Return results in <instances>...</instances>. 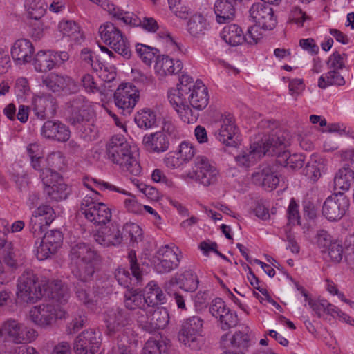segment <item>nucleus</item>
<instances>
[{
    "label": "nucleus",
    "instance_id": "f257e3e1",
    "mask_svg": "<svg viewBox=\"0 0 354 354\" xmlns=\"http://www.w3.org/2000/svg\"><path fill=\"white\" fill-rule=\"evenodd\" d=\"M88 257V245L86 243L79 242L71 248V258L72 263L75 265L73 272L77 278L75 293L78 299L84 304L88 303L87 294Z\"/></svg>",
    "mask_w": 354,
    "mask_h": 354
},
{
    "label": "nucleus",
    "instance_id": "f03ea898",
    "mask_svg": "<svg viewBox=\"0 0 354 354\" xmlns=\"http://www.w3.org/2000/svg\"><path fill=\"white\" fill-rule=\"evenodd\" d=\"M109 159L124 171L133 176L141 173V167L131 150V146L122 136H114L106 145Z\"/></svg>",
    "mask_w": 354,
    "mask_h": 354
},
{
    "label": "nucleus",
    "instance_id": "7ed1b4c3",
    "mask_svg": "<svg viewBox=\"0 0 354 354\" xmlns=\"http://www.w3.org/2000/svg\"><path fill=\"white\" fill-rule=\"evenodd\" d=\"M290 140L288 131L281 129L273 130L268 138L263 142V155H277L276 162L280 165L287 167L291 154L288 151L277 149L281 147H286L290 144Z\"/></svg>",
    "mask_w": 354,
    "mask_h": 354
},
{
    "label": "nucleus",
    "instance_id": "20e7f679",
    "mask_svg": "<svg viewBox=\"0 0 354 354\" xmlns=\"http://www.w3.org/2000/svg\"><path fill=\"white\" fill-rule=\"evenodd\" d=\"M38 281L36 274L31 270H26L17 280V296L24 301L35 303L40 299L47 290Z\"/></svg>",
    "mask_w": 354,
    "mask_h": 354
},
{
    "label": "nucleus",
    "instance_id": "39448f33",
    "mask_svg": "<svg viewBox=\"0 0 354 354\" xmlns=\"http://www.w3.org/2000/svg\"><path fill=\"white\" fill-rule=\"evenodd\" d=\"M203 319L199 316H192L183 323L178 333V339L192 350L198 351L203 345Z\"/></svg>",
    "mask_w": 354,
    "mask_h": 354
},
{
    "label": "nucleus",
    "instance_id": "423d86ee",
    "mask_svg": "<svg viewBox=\"0 0 354 354\" xmlns=\"http://www.w3.org/2000/svg\"><path fill=\"white\" fill-rule=\"evenodd\" d=\"M99 34L102 40L124 58L131 57L130 45L122 32L111 23L100 26Z\"/></svg>",
    "mask_w": 354,
    "mask_h": 354
},
{
    "label": "nucleus",
    "instance_id": "0eeeda50",
    "mask_svg": "<svg viewBox=\"0 0 354 354\" xmlns=\"http://www.w3.org/2000/svg\"><path fill=\"white\" fill-rule=\"evenodd\" d=\"M37 332L13 319L5 321L0 327V337H8L14 343L26 344L35 340Z\"/></svg>",
    "mask_w": 354,
    "mask_h": 354
},
{
    "label": "nucleus",
    "instance_id": "6e6552de",
    "mask_svg": "<svg viewBox=\"0 0 354 354\" xmlns=\"http://www.w3.org/2000/svg\"><path fill=\"white\" fill-rule=\"evenodd\" d=\"M181 259V252L175 245L161 247L154 257V268L157 272L165 274L176 269Z\"/></svg>",
    "mask_w": 354,
    "mask_h": 354
},
{
    "label": "nucleus",
    "instance_id": "1a4fd4ad",
    "mask_svg": "<svg viewBox=\"0 0 354 354\" xmlns=\"http://www.w3.org/2000/svg\"><path fill=\"white\" fill-rule=\"evenodd\" d=\"M40 176L44 185V192L51 199L58 201L67 197V185L56 171L46 169Z\"/></svg>",
    "mask_w": 354,
    "mask_h": 354
},
{
    "label": "nucleus",
    "instance_id": "9d476101",
    "mask_svg": "<svg viewBox=\"0 0 354 354\" xmlns=\"http://www.w3.org/2000/svg\"><path fill=\"white\" fill-rule=\"evenodd\" d=\"M139 99V92L135 86L120 85L114 93V102L120 113L129 115Z\"/></svg>",
    "mask_w": 354,
    "mask_h": 354
},
{
    "label": "nucleus",
    "instance_id": "9b49d317",
    "mask_svg": "<svg viewBox=\"0 0 354 354\" xmlns=\"http://www.w3.org/2000/svg\"><path fill=\"white\" fill-rule=\"evenodd\" d=\"M221 346L226 348L221 354H245L251 346V333L245 328L234 333L231 338L225 334L221 339Z\"/></svg>",
    "mask_w": 354,
    "mask_h": 354
},
{
    "label": "nucleus",
    "instance_id": "f8f14e48",
    "mask_svg": "<svg viewBox=\"0 0 354 354\" xmlns=\"http://www.w3.org/2000/svg\"><path fill=\"white\" fill-rule=\"evenodd\" d=\"M249 12L253 22L261 29L272 30L276 27L277 20L273 8L265 1L253 3Z\"/></svg>",
    "mask_w": 354,
    "mask_h": 354
},
{
    "label": "nucleus",
    "instance_id": "ddd939ff",
    "mask_svg": "<svg viewBox=\"0 0 354 354\" xmlns=\"http://www.w3.org/2000/svg\"><path fill=\"white\" fill-rule=\"evenodd\" d=\"M90 234L96 243L104 247L118 246L123 241L122 232L116 223L93 228Z\"/></svg>",
    "mask_w": 354,
    "mask_h": 354
},
{
    "label": "nucleus",
    "instance_id": "4468645a",
    "mask_svg": "<svg viewBox=\"0 0 354 354\" xmlns=\"http://www.w3.org/2000/svg\"><path fill=\"white\" fill-rule=\"evenodd\" d=\"M348 206L347 197L339 192L326 199L322 206V214L329 221H338L346 214Z\"/></svg>",
    "mask_w": 354,
    "mask_h": 354
},
{
    "label": "nucleus",
    "instance_id": "2eb2a0df",
    "mask_svg": "<svg viewBox=\"0 0 354 354\" xmlns=\"http://www.w3.org/2000/svg\"><path fill=\"white\" fill-rule=\"evenodd\" d=\"M64 316V311L50 304L35 306L30 310L31 320L41 327L50 326L57 319H62Z\"/></svg>",
    "mask_w": 354,
    "mask_h": 354
},
{
    "label": "nucleus",
    "instance_id": "dca6fc26",
    "mask_svg": "<svg viewBox=\"0 0 354 354\" xmlns=\"http://www.w3.org/2000/svg\"><path fill=\"white\" fill-rule=\"evenodd\" d=\"M57 108L56 98L50 93H39L32 97V109L38 119L45 120L53 118Z\"/></svg>",
    "mask_w": 354,
    "mask_h": 354
},
{
    "label": "nucleus",
    "instance_id": "f3484780",
    "mask_svg": "<svg viewBox=\"0 0 354 354\" xmlns=\"http://www.w3.org/2000/svg\"><path fill=\"white\" fill-rule=\"evenodd\" d=\"M131 319L129 313L124 309L116 308L109 310L105 315L104 321L107 328V334L113 336L116 333L127 335L126 326L129 324Z\"/></svg>",
    "mask_w": 354,
    "mask_h": 354
},
{
    "label": "nucleus",
    "instance_id": "a211bd4d",
    "mask_svg": "<svg viewBox=\"0 0 354 354\" xmlns=\"http://www.w3.org/2000/svg\"><path fill=\"white\" fill-rule=\"evenodd\" d=\"M209 310L213 317L218 319L223 330H227L238 323L236 313L231 310L221 298L212 300Z\"/></svg>",
    "mask_w": 354,
    "mask_h": 354
},
{
    "label": "nucleus",
    "instance_id": "6ab92c4d",
    "mask_svg": "<svg viewBox=\"0 0 354 354\" xmlns=\"http://www.w3.org/2000/svg\"><path fill=\"white\" fill-rule=\"evenodd\" d=\"M252 180L256 185L266 189H275L279 183L275 165L268 162L261 164L252 174Z\"/></svg>",
    "mask_w": 354,
    "mask_h": 354
},
{
    "label": "nucleus",
    "instance_id": "aec40b11",
    "mask_svg": "<svg viewBox=\"0 0 354 354\" xmlns=\"http://www.w3.org/2000/svg\"><path fill=\"white\" fill-rule=\"evenodd\" d=\"M97 192L90 187V225L91 231L96 227L104 226L111 218V209L102 202H95Z\"/></svg>",
    "mask_w": 354,
    "mask_h": 354
},
{
    "label": "nucleus",
    "instance_id": "412c9836",
    "mask_svg": "<svg viewBox=\"0 0 354 354\" xmlns=\"http://www.w3.org/2000/svg\"><path fill=\"white\" fill-rule=\"evenodd\" d=\"M194 174L195 179L204 186L216 183L218 171L205 156H198L194 160Z\"/></svg>",
    "mask_w": 354,
    "mask_h": 354
},
{
    "label": "nucleus",
    "instance_id": "4be33fe9",
    "mask_svg": "<svg viewBox=\"0 0 354 354\" xmlns=\"http://www.w3.org/2000/svg\"><path fill=\"white\" fill-rule=\"evenodd\" d=\"M62 243V235L59 230L47 232L37 250V258L39 261L45 260L57 252Z\"/></svg>",
    "mask_w": 354,
    "mask_h": 354
},
{
    "label": "nucleus",
    "instance_id": "5701e85b",
    "mask_svg": "<svg viewBox=\"0 0 354 354\" xmlns=\"http://www.w3.org/2000/svg\"><path fill=\"white\" fill-rule=\"evenodd\" d=\"M55 218L53 209L49 205H41L32 212L30 220V230L34 234H42L44 226L49 225Z\"/></svg>",
    "mask_w": 354,
    "mask_h": 354
},
{
    "label": "nucleus",
    "instance_id": "b1692460",
    "mask_svg": "<svg viewBox=\"0 0 354 354\" xmlns=\"http://www.w3.org/2000/svg\"><path fill=\"white\" fill-rule=\"evenodd\" d=\"M42 85L54 93L64 91L65 93H71L78 90L77 85L70 77L55 73L43 77Z\"/></svg>",
    "mask_w": 354,
    "mask_h": 354
},
{
    "label": "nucleus",
    "instance_id": "393cba45",
    "mask_svg": "<svg viewBox=\"0 0 354 354\" xmlns=\"http://www.w3.org/2000/svg\"><path fill=\"white\" fill-rule=\"evenodd\" d=\"M199 281L193 270L188 269L180 274H176L165 283V289L169 295L172 294V288L178 285L179 288L186 292H194L198 286Z\"/></svg>",
    "mask_w": 354,
    "mask_h": 354
},
{
    "label": "nucleus",
    "instance_id": "a878e982",
    "mask_svg": "<svg viewBox=\"0 0 354 354\" xmlns=\"http://www.w3.org/2000/svg\"><path fill=\"white\" fill-rule=\"evenodd\" d=\"M88 105L86 98L83 96H77L70 101L66 105V111L69 114L70 122L77 126L82 122H87L88 117Z\"/></svg>",
    "mask_w": 354,
    "mask_h": 354
},
{
    "label": "nucleus",
    "instance_id": "bb28decb",
    "mask_svg": "<svg viewBox=\"0 0 354 354\" xmlns=\"http://www.w3.org/2000/svg\"><path fill=\"white\" fill-rule=\"evenodd\" d=\"M34 50V46L30 40L20 39L13 44L10 53L16 64L23 65L32 59Z\"/></svg>",
    "mask_w": 354,
    "mask_h": 354
},
{
    "label": "nucleus",
    "instance_id": "cd10ccee",
    "mask_svg": "<svg viewBox=\"0 0 354 354\" xmlns=\"http://www.w3.org/2000/svg\"><path fill=\"white\" fill-rule=\"evenodd\" d=\"M238 133V128L234 123V118L228 114L221 120V128L215 133L216 138L226 146H234V137Z\"/></svg>",
    "mask_w": 354,
    "mask_h": 354
},
{
    "label": "nucleus",
    "instance_id": "c85d7f7f",
    "mask_svg": "<svg viewBox=\"0 0 354 354\" xmlns=\"http://www.w3.org/2000/svg\"><path fill=\"white\" fill-rule=\"evenodd\" d=\"M41 133L46 138L59 142H65L70 138L68 128L59 121L47 120L45 122L41 128Z\"/></svg>",
    "mask_w": 354,
    "mask_h": 354
},
{
    "label": "nucleus",
    "instance_id": "c756f323",
    "mask_svg": "<svg viewBox=\"0 0 354 354\" xmlns=\"http://www.w3.org/2000/svg\"><path fill=\"white\" fill-rule=\"evenodd\" d=\"M142 144L149 152L162 153L168 149L169 141L162 131H156L146 134L143 137Z\"/></svg>",
    "mask_w": 354,
    "mask_h": 354
},
{
    "label": "nucleus",
    "instance_id": "7c9ffc66",
    "mask_svg": "<svg viewBox=\"0 0 354 354\" xmlns=\"http://www.w3.org/2000/svg\"><path fill=\"white\" fill-rule=\"evenodd\" d=\"M190 105L196 110L204 109L209 103L207 88L201 80H196L188 95Z\"/></svg>",
    "mask_w": 354,
    "mask_h": 354
},
{
    "label": "nucleus",
    "instance_id": "2f4dec72",
    "mask_svg": "<svg viewBox=\"0 0 354 354\" xmlns=\"http://www.w3.org/2000/svg\"><path fill=\"white\" fill-rule=\"evenodd\" d=\"M183 66L182 62L179 59L175 61L167 55H159L156 59L154 69L157 74L163 77L178 73Z\"/></svg>",
    "mask_w": 354,
    "mask_h": 354
},
{
    "label": "nucleus",
    "instance_id": "473e14b6",
    "mask_svg": "<svg viewBox=\"0 0 354 354\" xmlns=\"http://www.w3.org/2000/svg\"><path fill=\"white\" fill-rule=\"evenodd\" d=\"M32 60L35 70L41 73L52 70L58 62L57 53L53 50H39Z\"/></svg>",
    "mask_w": 354,
    "mask_h": 354
},
{
    "label": "nucleus",
    "instance_id": "72a5a7b5",
    "mask_svg": "<svg viewBox=\"0 0 354 354\" xmlns=\"http://www.w3.org/2000/svg\"><path fill=\"white\" fill-rule=\"evenodd\" d=\"M236 0H217L214 5L216 20L218 24L229 23L235 16Z\"/></svg>",
    "mask_w": 354,
    "mask_h": 354
},
{
    "label": "nucleus",
    "instance_id": "f704fd0d",
    "mask_svg": "<svg viewBox=\"0 0 354 354\" xmlns=\"http://www.w3.org/2000/svg\"><path fill=\"white\" fill-rule=\"evenodd\" d=\"M334 189L343 193L347 192L354 183V172L348 169L347 165H343L335 173L334 179Z\"/></svg>",
    "mask_w": 354,
    "mask_h": 354
},
{
    "label": "nucleus",
    "instance_id": "c9c22d12",
    "mask_svg": "<svg viewBox=\"0 0 354 354\" xmlns=\"http://www.w3.org/2000/svg\"><path fill=\"white\" fill-rule=\"evenodd\" d=\"M1 251L4 263L12 270H16L22 263L23 252L15 248L12 242L9 241Z\"/></svg>",
    "mask_w": 354,
    "mask_h": 354
},
{
    "label": "nucleus",
    "instance_id": "e433bc0d",
    "mask_svg": "<svg viewBox=\"0 0 354 354\" xmlns=\"http://www.w3.org/2000/svg\"><path fill=\"white\" fill-rule=\"evenodd\" d=\"M221 35L227 44L233 46L242 44L245 40L242 29L236 24L225 26Z\"/></svg>",
    "mask_w": 354,
    "mask_h": 354
},
{
    "label": "nucleus",
    "instance_id": "4c0bfd02",
    "mask_svg": "<svg viewBox=\"0 0 354 354\" xmlns=\"http://www.w3.org/2000/svg\"><path fill=\"white\" fill-rule=\"evenodd\" d=\"M145 300L147 306H155L164 304L165 296L162 289L154 282L148 283L145 289Z\"/></svg>",
    "mask_w": 354,
    "mask_h": 354
},
{
    "label": "nucleus",
    "instance_id": "58836bf2",
    "mask_svg": "<svg viewBox=\"0 0 354 354\" xmlns=\"http://www.w3.org/2000/svg\"><path fill=\"white\" fill-rule=\"evenodd\" d=\"M263 155V143L259 146L255 143L250 149L243 151L235 157L236 162L240 166L249 167L257 160V156Z\"/></svg>",
    "mask_w": 354,
    "mask_h": 354
},
{
    "label": "nucleus",
    "instance_id": "ea45409f",
    "mask_svg": "<svg viewBox=\"0 0 354 354\" xmlns=\"http://www.w3.org/2000/svg\"><path fill=\"white\" fill-rule=\"evenodd\" d=\"M124 306L126 308L135 310L145 308L146 303L144 295L138 289H128L124 293Z\"/></svg>",
    "mask_w": 354,
    "mask_h": 354
},
{
    "label": "nucleus",
    "instance_id": "a19ab883",
    "mask_svg": "<svg viewBox=\"0 0 354 354\" xmlns=\"http://www.w3.org/2000/svg\"><path fill=\"white\" fill-rule=\"evenodd\" d=\"M169 316L165 308H158L150 315L149 333L164 328L169 323Z\"/></svg>",
    "mask_w": 354,
    "mask_h": 354
},
{
    "label": "nucleus",
    "instance_id": "79ce46f5",
    "mask_svg": "<svg viewBox=\"0 0 354 354\" xmlns=\"http://www.w3.org/2000/svg\"><path fill=\"white\" fill-rule=\"evenodd\" d=\"M207 29V20L201 14L194 15L187 23L189 32L195 37L203 36Z\"/></svg>",
    "mask_w": 354,
    "mask_h": 354
},
{
    "label": "nucleus",
    "instance_id": "37998d69",
    "mask_svg": "<svg viewBox=\"0 0 354 354\" xmlns=\"http://www.w3.org/2000/svg\"><path fill=\"white\" fill-rule=\"evenodd\" d=\"M134 121L139 128L148 129L155 126L156 114L153 110L144 108L137 112L134 117Z\"/></svg>",
    "mask_w": 354,
    "mask_h": 354
},
{
    "label": "nucleus",
    "instance_id": "c03bdc74",
    "mask_svg": "<svg viewBox=\"0 0 354 354\" xmlns=\"http://www.w3.org/2000/svg\"><path fill=\"white\" fill-rule=\"evenodd\" d=\"M59 30L64 36L71 37L76 44H81L84 37L80 31L79 26L72 21H62L59 24Z\"/></svg>",
    "mask_w": 354,
    "mask_h": 354
},
{
    "label": "nucleus",
    "instance_id": "a18cd8bd",
    "mask_svg": "<svg viewBox=\"0 0 354 354\" xmlns=\"http://www.w3.org/2000/svg\"><path fill=\"white\" fill-rule=\"evenodd\" d=\"M190 88L185 86L177 87L169 91L168 99L176 111L187 104L186 99L188 98Z\"/></svg>",
    "mask_w": 354,
    "mask_h": 354
},
{
    "label": "nucleus",
    "instance_id": "49530a36",
    "mask_svg": "<svg viewBox=\"0 0 354 354\" xmlns=\"http://www.w3.org/2000/svg\"><path fill=\"white\" fill-rule=\"evenodd\" d=\"M346 81L339 71L330 70L328 72L320 76L318 80V86L320 88H326L329 86H344Z\"/></svg>",
    "mask_w": 354,
    "mask_h": 354
},
{
    "label": "nucleus",
    "instance_id": "de8ad7c7",
    "mask_svg": "<svg viewBox=\"0 0 354 354\" xmlns=\"http://www.w3.org/2000/svg\"><path fill=\"white\" fill-rule=\"evenodd\" d=\"M136 51L142 61L147 66H150L153 59L157 58L160 53L158 48L139 43L136 45Z\"/></svg>",
    "mask_w": 354,
    "mask_h": 354
},
{
    "label": "nucleus",
    "instance_id": "09e8293b",
    "mask_svg": "<svg viewBox=\"0 0 354 354\" xmlns=\"http://www.w3.org/2000/svg\"><path fill=\"white\" fill-rule=\"evenodd\" d=\"M127 259L131 274L135 280V283L138 286L141 285L144 275V270L143 267H142L138 262L136 252L131 250L128 253Z\"/></svg>",
    "mask_w": 354,
    "mask_h": 354
},
{
    "label": "nucleus",
    "instance_id": "8fccbe9b",
    "mask_svg": "<svg viewBox=\"0 0 354 354\" xmlns=\"http://www.w3.org/2000/svg\"><path fill=\"white\" fill-rule=\"evenodd\" d=\"M168 344L165 340L149 339L142 349V354H167Z\"/></svg>",
    "mask_w": 354,
    "mask_h": 354
},
{
    "label": "nucleus",
    "instance_id": "3c124183",
    "mask_svg": "<svg viewBox=\"0 0 354 354\" xmlns=\"http://www.w3.org/2000/svg\"><path fill=\"white\" fill-rule=\"evenodd\" d=\"M48 287L51 290L50 296L53 299L60 304L64 303L68 300V289L62 284L61 281L51 282Z\"/></svg>",
    "mask_w": 354,
    "mask_h": 354
},
{
    "label": "nucleus",
    "instance_id": "603ef678",
    "mask_svg": "<svg viewBox=\"0 0 354 354\" xmlns=\"http://www.w3.org/2000/svg\"><path fill=\"white\" fill-rule=\"evenodd\" d=\"M88 200L86 196L81 203L80 207L76 213V225L79 226L82 234L87 230V223L88 221Z\"/></svg>",
    "mask_w": 354,
    "mask_h": 354
},
{
    "label": "nucleus",
    "instance_id": "864d4df0",
    "mask_svg": "<svg viewBox=\"0 0 354 354\" xmlns=\"http://www.w3.org/2000/svg\"><path fill=\"white\" fill-rule=\"evenodd\" d=\"M73 349L76 354H87L88 351V331L83 330L75 338Z\"/></svg>",
    "mask_w": 354,
    "mask_h": 354
},
{
    "label": "nucleus",
    "instance_id": "5fc2aeb1",
    "mask_svg": "<svg viewBox=\"0 0 354 354\" xmlns=\"http://www.w3.org/2000/svg\"><path fill=\"white\" fill-rule=\"evenodd\" d=\"M297 289L301 291V293L304 296L306 301L315 312V313L320 317L323 313H325V303L326 300L322 299L319 301H313L308 295L307 292L301 286H297Z\"/></svg>",
    "mask_w": 354,
    "mask_h": 354
},
{
    "label": "nucleus",
    "instance_id": "6e6d98bb",
    "mask_svg": "<svg viewBox=\"0 0 354 354\" xmlns=\"http://www.w3.org/2000/svg\"><path fill=\"white\" fill-rule=\"evenodd\" d=\"M117 335V345L114 346L109 354H132L128 344L129 338L128 335L124 333Z\"/></svg>",
    "mask_w": 354,
    "mask_h": 354
},
{
    "label": "nucleus",
    "instance_id": "4d7b16f0",
    "mask_svg": "<svg viewBox=\"0 0 354 354\" xmlns=\"http://www.w3.org/2000/svg\"><path fill=\"white\" fill-rule=\"evenodd\" d=\"M123 230L128 234L130 241L133 243L142 241V230L140 227L136 223H127L123 226Z\"/></svg>",
    "mask_w": 354,
    "mask_h": 354
},
{
    "label": "nucleus",
    "instance_id": "13d9d810",
    "mask_svg": "<svg viewBox=\"0 0 354 354\" xmlns=\"http://www.w3.org/2000/svg\"><path fill=\"white\" fill-rule=\"evenodd\" d=\"M151 312H147L145 308L136 311L133 315L138 326L144 330L149 333Z\"/></svg>",
    "mask_w": 354,
    "mask_h": 354
},
{
    "label": "nucleus",
    "instance_id": "bf43d9fd",
    "mask_svg": "<svg viewBox=\"0 0 354 354\" xmlns=\"http://www.w3.org/2000/svg\"><path fill=\"white\" fill-rule=\"evenodd\" d=\"M330 259L335 263H339L343 257V247L339 241H335L327 248Z\"/></svg>",
    "mask_w": 354,
    "mask_h": 354
},
{
    "label": "nucleus",
    "instance_id": "052dcab7",
    "mask_svg": "<svg viewBox=\"0 0 354 354\" xmlns=\"http://www.w3.org/2000/svg\"><path fill=\"white\" fill-rule=\"evenodd\" d=\"M132 182L149 199L152 201H158L159 199L160 194L156 188L147 185L142 183H138V180L136 178L132 180Z\"/></svg>",
    "mask_w": 354,
    "mask_h": 354
},
{
    "label": "nucleus",
    "instance_id": "680f3d73",
    "mask_svg": "<svg viewBox=\"0 0 354 354\" xmlns=\"http://www.w3.org/2000/svg\"><path fill=\"white\" fill-rule=\"evenodd\" d=\"M183 162L189 161L195 154V150L192 144L183 142L178 147V150L176 151Z\"/></svg>",
    "mask_w": 354,
    "mask_h": 354
},
{
    "label": "nucleus",
    "instance_id": "e2e57ef3",
    "mask_svg": "<svg viewBox=\"0 0 354 354\" xmlns=\"http://www.w3.org/2000/svg\"><path fill=\"white\" fill-rule=\"evenodd\" d=\"M176 112L181 120L187 124L196 122L198 118V113L193 112L187 104L178 109Z\"/></svg>",
    "mask_w": 354,
    "mask_h": 354
},
{
    "label": "nucleus",
    "instance_id": "0e129e2a",
    "mask_svg": "<svg viewBox=\"0 0 354 354\" xmlns=\"http://www.w3.org/2000/svg\"><path fill=\"white\" fill-rule=\"evenodd\" d=\"M64 158L63 154L60 151L53 152L49 154L46 158V162L48 168L53 169H61L64 165Z\"/></svg>",
    "mask_w": 354,
    "mask_h": 354
},
{
    "label": "nucleus",
    "instance_id": "69168bd1",
    "mask_svg": "<svg viewBox=\"0 0 354 354\" xmlns=\"http://www.w3.org/2000/svg\"><path fill=\"white\" fill-rule=\"evenodd\" d=\"M88 317L86 315H80L78 317L73 319L66 327V332L71 335L78 332L87 323Z\"/></svg>",
    "mask_w": 354,
    "mask_h": 354
},
{
    "label": "nucleus",
    "instance_id": "338daca9",
    "mask_svg": "<svg viewBox=\"0 0 354 354\" xmlns=\"http://www.w3.org/2000/svg\"><path fill=\"white\" fill-rule=\"evenodd\" d=\"M133 26H140L145 30L151 32H155L158 29V23L153 17H145L142 20L140 19H134Z\"/></svg>",
    "mask_w": 354,
    "mask_h": 354
},
{
    "label": "nucleus",
    "instance_id": "774afa93",
    "mask_svg": "<svg viewBox=\"0 0 354 354\" xmlns=\"http://www.w3.org/2000/svg\"><path fill=\"white\" fill-rule=\"evenodd\" d=\"M129 197L124 201L125 208L133 214H140L142 212V205L139 203L136 196L127 192Z\"/></svg>",
    "mask_w": 354,
    "mask_h": 354
}]
</instances>
